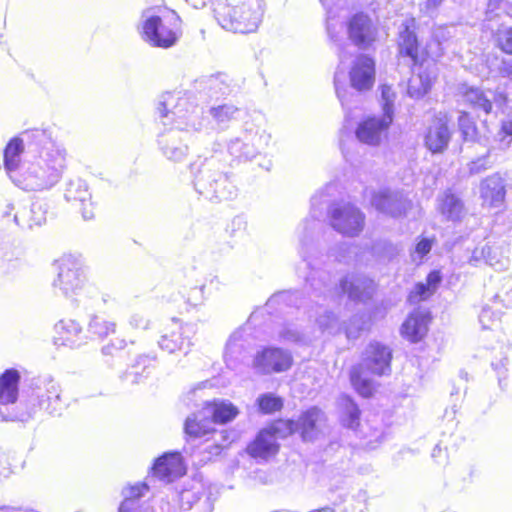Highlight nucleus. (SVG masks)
<instances>
[{
    "instance_id": "nucleus-17",
    "label": "nucleus",
    "mask_w": 512,
    "mask_h": 512,
    "mask_svg": "<svg viewBox=\"0 0 512 512\" xmlns=\"http://www.w3.org/2000/svg\"><path fill=\"white\" fill-rule=\"evenodd\" d=\"M347 33L355 46L367 49L376 40L377 28L368 15L357 13L347 22Z\"/></svg>"
},
{
    "instance_id": "nucleus-42",
    "label": "nucleus",
    "mask_w": 512,
    "mask_h": 512,
    "mask_svg": "<svg viewBox=\"0 0 512 512\" xmlns=\"http://www.w3.org/2000/svg\"><path fill=\"white\" fill-rule=\"evenodd\" d=\"M321 311L317 312L318 316L315 319L320 333L337 334L342 330L338 318L330 311L320 308Z\"/></svg>"
},
{
    "instance_id": "nucleus-56",
    "label": "nucleus",
    "mask_w": 512,
    "mask_h": 512,
    "mask_svg": "<svg viewBox=\"0 0 512 512\" xmlns=\"http://www.w3.org/2000/svg\"><path fill=\"white\" fill-rule=\"evenodd\" d=\"M433 246V239L421 238L415 245L411 258L413 262L420 263L423 258L431 251Z\"/></svg>"
},
{
    "instance_id": "nucleus-19",
    "label": "nucleus",
    "mask_w": 512,
    "mask_h": 512,
    "mask_svg": "<svg viewBox=\"0 0 512 512\" xmlns=\"http://www.w3.org/2000/svg\"><path fill=\"white\" fill-rule=\"evenodd\" d=\"M198 88L210 100H219L239 92V84L226 73L207 76L197 82Z\"/></svg>"
},
{
    "instance_id": "nucleus-18",
    "label": "nucleus",
    "mask_w": 512,
    "mask_h": 512,
    "mask_svg": "<svg viewBox=\"0 0 512 512\" xmlns=\"http://www.w3.org/2000/svg\"><path fill=\"white\" fill-rule=\"evenodd\" d=\"M412 71L413 74L408 81L407 94L412 99H421L429 93L436 79L435 64L430 60H423L418 66L413 67Z\"/></svg>"
},
{
    "instance_id": "nucleus-24",
    "label": "nucleus",
    "mask_w": 512,
    "mask_h": 512,
    "mask_svg": "<svg viewBox=\"0 0 512 512\" xmlns=\"http://www.w3.org/2000/svg\"><path fill=\"white\" fill-rule=\"evenodd\" d=\"M351 87L362 92L370 90L375 82V62L366 55L358 56L350 69Z\"/></svg>"
},
{
    "instance_id": "nucleus-10",
    "label": "nucleus",
    "mask_w": 512,
    "mask_h": 512,
    "mask_svg": "<svg viewBox=\"0 0 512 512\" xmlns=\"http://www.w3.org/2000/svg\"><path fill=\"white\" fill-rule=\"evenodd\" d=\"M328 220L335 231L347 237L359 235L365 225L363 212L349 202L333 203L328 209Z\"/></svg>"
},
{
    "instance_id": "nucleus-36",
    "label": "nucleus",
    "mask_w": 512,
    "mask_h": 512,
    "mask_svg": "<svg viewBox=\"0 0 512 512\" xmlns=\"http://www.w3.org/2000/svg\"><path fill=\"white\" fill-rule=\"evenodd\" d=\"M24 151L23 139L19 137L12 138L4 149V168L9 178L14 182L19 173L17 169L21 161V155Z\"/></svg>"
},
{
    "instance_id": "nucleus-2",
    "label": "nucleus",
    "mask_w": 512,
    "mask_h": 512,
    "mask_svg": "<svg viewBox=\"0 0 512 512\" xmlns=\"http://www.w3.org/2000/svg\"><path fill=\"white\" fill-rule=\"evenodd\" d=\"M156 111L164 127L181 130L185 138L194 137L205 127L206 119L203 117L202 109L188 94L181 92L161 94Z\"/></svg>"
},
{
    "instance_id": "nucleus-37",
    "label": "nucleus",
    "mask_w": 512,
    "mask_h": 512,
    "mask_svg": "<svg viewBox=\"0 0 512 512\" xmlns=\"http://www.w3.org/2000/svg\"><path fill=\"white\" fill-rule=\"evenodd\" d=\"M46 209L41 203H32L30 207H22L17 210L14 215V221L17 225L27 226H40L46 221Z\"/></svg>"
},
{
    "instance_id": "nucleus-41",
    "label": "nucleus",
    "mask_w": 512,
    "mask_h": 512,
    "mask_svg": "<svg viewBox=\"0 0 512 512\" xmlns=\"http://www.w3.org/2000/svg\"><path fill=\"white\" fill-rule=\"evenodd\" d=\"M88 333L92 337L103 339L116 330V323L108 321L99 315H92L88 322Z\"/></svg>"
},
{
    "instance_id": "nucleus-7",
    "label": "nucleus",
    "mask_w": 512,
    "mask_h": 512,
    "mask_svg": "<svg viewBox=\"0 0 512 512\" xmlns=\"http://www.w3.org/2000/svg\"><path fill=\"white\" fill-rule=\"evenodd\" d=\"M195 190L210 201L233 199L237 188L229 176L220 171L218 162L211 159H198L190 165Z\"/></svg>"
},
{
    "instance_id": "nucleus-3",
    "label": "nucleus",
    "mask_w": 512,
    "mask_h": 512,
    "mask_svg": "<svg viewBox=\"0 0 512 512\" xmlns=\"http://www.w3.org/2000/svg\"><path fill=\"white\" fill-rule=\"evenodd\" d=\"M55 264L58 270L52 283L55 293L77 307L88 308L98 298L99 290L87 281L81 259L68 254L63 255Z\"/></svg>"
},
{
    "instance_id": "nucleus-63",
    "label": "nucleus",
    "mask_w": 512,
    "mask_h": 512,
    "mask_svg": "<svg viewBox=\"0 0 512 512\" xmlns=\"http://www.w3.org/2000/svg\"><path fill=\"white\" fill-rule=\"evenodd\" d=\"M442 280L441 274L439 271H432L428 274L426 278V285L429 286L430 289H432V292L435 293L436 289L438 288L440 282Z\"/></svg>"
},
{
    "instance_id": "nucleus-64",
    "label": "nucleus",
    "mask_w": 512,
    "mask_h": 512,
    "mask_svg": "<svg viewBox=\"0 0 512 512\" xmlns=\"http://www.w3.org/2000/svg\"><path fill=\"white\" fill-rule=\"evenodd\" d=\"M506 137L512 138V120L503 121L501 128L497 134V138L504 142Z\"/></svg>"
},
{
    "instance_id": "nucleus-4",
    "label": "nucleus",
    "mask_w": 512,
    "mask_h": 512,
    "mask_svg": "<svg viewBox=\"0 0 512 512\" xmlns=\"http://www.w3.org/2000/svg\"><path fill=\"white\" fill-rule=\"evenodd\" d=\"M66 168V151L63 147L40 150L34 161L24 167L14 184L25 191H44L54 187Z\"/></svg>"
},
{
    "instance_id": "nucleus-27",
    "label": "nucleus",
    "mask_w": 512,
    "mask_h": 512,
    "mask_svg": "<svg viewBox=\"0 0 512 512\" xmlns=\"http://www.w3.org/2000/svg\"><path fill=\"white\" fill-rule=\"evenodd\" d=\"M34 400L37 404L34 403L33 407L29 411L31 416L36 413V407L50 415L60 414L63 408L60 386L53 380H50L45 385L44 389L39 388L37 390Z\"/></svg>"
},
{
    "instance_id": "nucleus-22",
    "label": "nucleus",
    "mask_w": 512,
    "mask_h": 512,
    "mask_svg": "<svg viewBox=\"0 0 512 512\" xmlns=\"http://www.w3.org/2000/svg\"><path fill=\"white\" fill-rule=\"evenodd\" d=\"M194 333L193 326L182 325L173 321L170 328H167L158 341L159 347L168 353L184 351L191 346V334Z\"/></svg>"
},
{
    "instance_id": "nucleus-30",
    "label": "nucleus",
    "mask_w": 512,
    "mask_h": 512,
    "mask_svg": "<svg viewBox=\"0 0 512 512\" xmlns=\"http://www.w3.org/2000/svg\"><path fill=\"white\" fill-rule=\"evenodd\" d=\"M430 320L429 310L419 307L402 324L401 333L411 342H418L426 335Z\"/></svg>"
},
{
    "instance_id": "nucleus-43",
    "label": "nucleus",
    "mask_w": 512,
    "mask_h": 512,
    "mask_svg": "<svg viewBox=\"0 0 512 512\" xmlns=\"http://www.w3.org/2000/svg\"><path fill=\"white\" fill-rule=\"evenodd\" d=\"M323 7L326 9L327 19H326V28L328 36L331 40L337 41L338 34L342 29V24L337 20V11L334 9L333 5L336 0H319Z\"/></svg>"
},
{
    "instance_id": "nucleus-14",
    "label": "nucleus",
    "mask_w": 512,
    "mask_h": 512,
    "mask_svg": "<svg viewBox=\"0 0 512 512\" xmlns=\"http://www.w3.org/2000/svg\"><path fill=\"white\" fill-rule=\"evenodd\" d=\"M191 138H185L184 133L179 129H170L165 127L159 133L157 145L161 154L171 162H182L189 153L187 141Z\"/></svg>"
},
{
    "instance_id": "nucleus-50",
    "label": "nucleus",
    "mask_w": 512,
    "mask_h": 512,
    "mask_svg": "<svg viewBox=\"0 0 512 512\" xmlns=\"http://www.w3.org/2000/svg\"><path fill=\"white\" fill-rule=\"evenodd\" d=\"M257 403L260 411L265 414L279 411L283 406L282 400L270 393L259 396Z\"/></svg>"
},
{
    "instance_id": "nucleus-44",
    "label": "nucleus",
    "mask_w": 512,
    "mask_h": 512,
    "mask_svg": "<svg viewBox=\"0 0 512 512\" xmlns=\"http://www.w3.org/2000/svg\"><path fill=\"white\" fill-rule=\"evenodd\" d=\"M343 406L342 422L343 425L350 429H355L359 425L360 410L357 404L348 396L341 399Z\"/></svg>"
},
{
    "instance_id": "nucleus-59",
    "label": "nucleus",
    "mask_w": 512,
    "mask_h": 512,
    "mask_svg": "<svg viewBox=\"0 0 512 512\" xmlns=\"http://www.w3.org/2000/svg\"><path fill=\"white\" fill-rule=\"evenodd\" d=\"M498 43L503 52L512 55V27L499 34Z\"/></svg>"
},
{
    "instance_id": "nucleus-29",
    "label": "nucleus",
    "mask_w": 512,
    "mask_h": 512,
    "mask_svg": "<svg viewBox=\"0 0 512 512\" xmlns=\"http://www.w3.org/2000/svg\"><path fill=\"white\" fill-rule=\"evenodd\" d=\"M64 197L68 202L79 203L82 216L85 220L94 216L91 193L87 183L80 179H71L66 185Z\"/></svg>"
},
{
    "instance_id": "nucleus-53",
    "label": "nucleus",
    "mask_w": 512,
    "mask_h": 512,
    "mask_svg": "<svg viewBox=\"0 0 512 512\" xmlns=\"http://www.w3.org/2000/svg\"><path fill=\"white\" fill-rule=\"evenodd\" d=\"M119 512H155L153 507L136 499H124Z\"/></svg>"
},
{
    "instance_id": "nucleus-5",
    "label": "nucleus",
    "mask_w": 512,
    "mask_h": 512,
    "mask_svg": "<svg viewBox=\"0 0 512 512\" xmlns=\"http://www.w3.org/2000/svg\"><path fill=\"white\" fill-rule=\"evenodd\" d=\"M217 23L234 33L255 32L262 21V0H217L213 7Z\"/></svg>"
},
{
    "instance_id": "nucleus-49",
    "label": "nucleus",
    "mask_w": 512,
    "mask_h": 512,
    "mask_svg": "<svg viewBox=\"0 0 512 512\" xmlns=\"http://www.w3.org/2000/svg\"><path fill=\"white\" fill-rule=\"evenodd\" d=\"M367 323V318L364 313H357L353 315L349 322L344 326V331L348 339H356L359 337L361 331Z\"/></svg>"
},
{
    "instance_id": "nucleus-11",
    "label": "nucleus",
    "mask_w": 512,
    "mask_h": 512,
    "mask_svg": "<svg viewBox=\"0 0 512 512\" xmlns=\"http://www.w3.org/2000/svg\"><path fill=\"white\" fill-rule=\"evenodd\" d=\"M20 373L14 368L5 370L0 375V418L2 421H26L30 412H17L14 405L19 394Z\"/></svg>"
},
{
    "instance_id": "nucleus-16",
    "label": "nucleus",
    "mask_w": 512,
    "mask_h": 512,
    "mask_svg": "<svg viewBox=\"0 0 512 512\" xmlns=\"http://www.w3.org/2000/svg\"><path fill=\"white\" fill-rule=\"evenodd\" d=\"M282 430L284 429L280 421L268 428L260 430L255 439L246 447L247 454L254 459L262 460H266L277 454L279 450V444L277 442L278 434Z\"/></svg>"
},
{
    "instance_id": "nucleus-54",
    "label": "nucleus",
    "mask_w": 512,
    "mask_h": 512,
    "mask_svg": "<svg viewBox=\"0 0 512 512\" xmlns=\"http://www.w3.org/2000/svg\"><path fill=\"white\" fill-rule=\"evenodd\" d=\"M490 153L491 149L488 148L484 155L468 163L470 175L479 174L492 166V163L489 161Z\"/></svg>"
},
{
    "instance_id": "nucleus-20",
    "label": "nucleus",
    "mask_w": 512,
    "mask_h": 512,
    "mask_svg": "<svg viewBox=\"0 0 512 512\" xmlns=\"http://www.w3.org/2000/svg\"><path fill=\"white\" fill-rule=\"evenodd\" d=\"M509 245L505 241L486 243L482 247H476L471 256V262L485 261L486 264L496 270H505L509 266Z\"/></svg>"
},
{
    "instance_id": "nucleus-55",
    "label": "nucleus",
    "mask_w": 512,
    "mask_h": 512,
    "mask_svg": "<svg viewBox=\"0 0 512 512\" xmlns=\"http://www.w3.org/2000/svg\"><path fill=\"white\" fill-rule=\"evenodd\" d=\"M150 363V359L147 356H139L136 359V363L133 364L129 370L125 373V378L128 379L130 376L133 377L131 380L133 383L139 382V376L145 372L148 368V364Z\"/></svg>"
},
{
    "instance_id": "nucleus-35",
    "label": "nucleus",
    "mask_w": 512,
    "mask_h": 512,
    "mask_svg": "<svg viewBox=\"0 0 512 512\" xmlns=\"http://www.w3.org/2000/svg\"><path fill=\"white\" fill-rule=\"evenodd\" d=\"M318 337L315 332L304 331L293 322L285 323L278 331V340L285 344L308 345Z\"/></svg>"
},
{
    "instance_id": "nucleus-40",
    "label": "nucleus",
    "mask_w": 512,
    "mask_h": 512,
    "mask_svg": "<svg viewBox=\"0 0 512 512\" xmlns=\"http://www.w3.org/2000/svg\"><path fill=\"white\" fill-rule=\"evenodd\" d=\"M239 111L235 105L224 103L211 106L209 115L219 129H226L231 121L237 119Z\"/></svg>"
},
{
    "instance_id": "nucleus-8",
    "label": "nucleus",
    "mask_w": 512,
    "mask_h": 512,
    "mask_svg": "<svg viewBox=\"0 0 512 512\" xmlns=\"http://www.w3.org/2000/svg\"><path fill=\"white\" fill-rule=\"evenodd\" d=\"M270 135L254 124H246L239 136L231 138L227 144L228 153L238 160H250L268 146Z\"/></svg>"
},
{
    "instance_id": "nucleus-51",
    "label": "nucleus",
    "mask_w": 512,
    "mask_h": 512,
    "mask_svg": "<svg viewBox=\"0 0 512 512\" xmlns=\"http://www.w3.org/2000/svg\"><path fill=\"white\" fill-rule=\"evenodd\" d=\"M373 253L382 259H392L399 253L397 245L387 240H379L373 244Z\"/></svg>"
},
{
    "instance_id": "nucleus-21",
    "label": "nucleus",
    "mask_w": 512,
    "mask_h": 512,
    "mask_svg": "<svg viewBox=\"0 0 512 512\" xmlns=\"http://www.w3.org/2000/svg\"><path fill=\"white\" fill-rule=\"evenodd\" d=\"M323 418V412L317 407H312L302 413L297 421L288 420L280 421V423L288 434L299 432L304 441H310L316 437L318 425Z\"/></svg>"
},
{
    "instance_id": "nucleus-33",
    "label": "nucleus",
    "mask_w": 512,
    "mask_h": 512,
    "mask_svg": "<svg viewBox=\"0 0 512 512\" xmlns=\"http://www.w3.org/2000/svg\"><path fill=\"white\" fill-rule=\"evenodd\" d=\"M438 209L448 221H460L466 214L463 201L451 190H446L438 197Z\"/></svg>"
},
{
    "instance_id": "nucleus-32",
    "label": "nucleus",
    "mask_w": 512,
    "mask_h": 512,
    "mask_svg": "<svg viewBox=\"0 0 512 512\" xmlns=\"http://www.w3.org/2000/svg\"><path fill=\"white\" fill-rule=\"evenodd\" d=\"M451 140V132L446 121L435 119L428 127L424 137L426 148L433 154L444 152Z\"/></svg>"
},
{
    "instance_id": "nucleus-48",
    "label": "nucleus",
    "mask_w": 512,
    "mask_h": 512,
    "mask_svg": "<svg viewBox=\"0 0 512 512\" xmlns=\"http://www.w3.org/2000/svg\"><path fill=\"white\" fill-rule=\"evenodd\" d=\"M458 127L464 141L476 142L478 140L476 124L467 112L460 113Z\"/></svg>"
},
{
    "instance_id": "nucleus-57",
    "label": "nucleus",
    "mask_w": 512,
    "mask_h": 512,
    "mask_svg": "<svg viewBox=\"0 0 512 512\" xmlns=\"http://www.w3.org/2000/svg\"><path fill=\"white\" fill-rule=\"evenodd\" d=\"M432 289L429 288L425 283H417L414 289L410 292L408 300L412 304L419 303L420 301L428 299L433 295Z\"/></svg>"
},
{
    "instance_id": "nucleus-12",
    "label": "nucleus",
    "mask_w": 512,
    "mask_h": 512,
    "mask_svg": "<svg viewBox=\"0 0 512 512\" xmlns=\"http://www.w3.org/2000/svg\"><path fill=\"white\" fill-rule=\"evenodd\" d=\"M292 364L293 357L290 351L273 346L258 351L253 359V368L260 374L285 372Z\"/></svg>"
},
{
    "instance_id": "nucleus-45",
    "label": "nucleus",
    "mask_w": 512,
    "mask_h": 512,
    "mask_svg": "<svg viewBox=\"0 0 512 512\" xmlns=\"http://www.w3.org/2000/svg\"><path fill=\"white\" fill-rule=\"evenodd\" d=\"M23 136L36 146H41V150L50 149L51 147H61L53 141L51 132L46 129L28 130L23 133Z\"/></svg>"
},
{
    "instance_id": "nucleus-34",
    "label": "nucleus",
    "mask_w": 512,
    "mask_h": 512,
    "mask_svg": "<svg viewBox=\"0 0 512 512\" xmlns=\"http://www.w3.org/2000/svg\"><path fill=\"white\" fill-rule=\"evenodd\" d=\"M238 413V408L225 400L207 402L204 406V414L208 415L214 424H226L235 419Z\"/></svg>"
},
{
    "instance_id": "nucleus-1",
    "label": "nucleus",
    "mask_w": 512,
    "mask_h": 512,
    "mask_svg": "<svg viewBox=\"0 0 512 512\" xmlns=\"http://www.w3.org/2000/svg\"><path fill=\"white\" fill-rule=\"evenodd\" d=\"M319 223L313 219H306L298 228L301 249L300 255L306 267L312 271L308 275H304L307 283L310 284L311 288L315 291H319L326 295L328 293L331 297L347 294L348 298L352 301H365L372 297L374 292V282L363 275H346L340 280L339 286L334 288L331 285L323 281L319 276H314V267L311 260V251L313 247L310 243V238L313 231L318 227Z\"/></svg>"
},
{
    "instance_id": "nucleus-60",
    "label": "nucleus",
    "mask_w": 512,
    "mask_h": 512,
    "mask_svg": "<svg viewBox=\"0 0 512 512\" xmlns=\"http://www.w3.org/2000/svg\"><path fill=\"white\" fill-rule=\"evenodd\" d=\"M498 315L491 311L490 308L484 307L479 314V322L484 329L492 328L495 321H497Z\"/></svg>"
},
{
    "instance_id": "nucleus-15",
    "label": "nucleus",
    "mask_w": 512,
    "mask_h": 512,
    "mask_svg": "<svg viewBox=\"0 0 512 512\" xmlns=\"http://www.w3.org/2000/svg\"><path fill=\"white\" fill-rule=\"evenodd\" d=\"M393 119L389 115L371 116L362 120L355 131L359 142L369 146H379L387 138Z\"/></svg>"
},
{
    "instance_id": "nucleus-38",
    "label": "nucleus",
    "mask_w": 512,
    "mask_h": 512,
    "mask_svg": "<svg viewBox=\"0 0 512 512\" xmlns=\"http://www.w3.org/2000/svg\"><path fill=\"white\" fill-rule=\"evenodd\" d=\"M399 54L401 57L409 58L413 67L418 66L424 60L419 55L417 37L408 27L400 32Z\"/></svg>"
},
{
    "instance_id": "nucleus-31",
    "label": "nucleus",
    "mask_w": 512,
    "mask_h": 512,
    "mask_svg": "<svg viewBox=\"0 0 512 512\" xmlns=\"http://www.w3.org/2000/svg\"><path fill=\"white\" fill-rule=\"evenodd\" d=\"M247 357V346L242 330L234 331L228 338L224 350V362L230 370H238Z\"/></svg>"
},
{
    "instance_id": "nucleus-46",
    "label": "nucleus",
    "mask_w": 512,
    "mask_h": 512,
    "mask_svg": "<svg viewBox=\"0 0 512 512\" xmlns=\"http://www.w3.org/2000/svg\"><path fill=\"white\" fill-rule=\"evenodd\" d=\"M299 299V293L297 291H282L272 295L266 302V308L271 313L272 309H276L278 306H292L296 305Z\"/></svg>"
},
{
    "instance_id": "nucleus-23",
    "label": "nucleus",
    "mask_w": 512,
    "mask_h": 512,
    "mask_svg": "<svg viewBox=\"0 0 512 512\" xmlns=\"http://www.w3.org/2000/svg\"><path fill=\"white\" fill-rule=\"evenodd\" d=\"M152 472L160 481L171 483L184 475L186 468L179 452H169L155 460Z\"/></svg>"
},
{
    "instance_id": "nucleus-58",
    "label": "nucleus",
    "mask_w": 512,
    "mask_h": 512,
    "mask_svg": "<svg viewBox=\"0 0 512 512\" xmlns=\"http://www.w3.org/2000/svg\"><path fill=\"white\" fill-rule=\"evenodd\" d=\"M334 85L336 94L344 108H349L350 97L354 96L353 93L348 92L346 89H342L340 86V73L337 71L334 76Z\"/></svg>"
},
{
    "instance_id": "nucleus-61",
    "label": "nucleus",
    "mask_w": 512,
    "mask_h": 512,
    "mask_svg": "<svg viewBox=\"0 0 512 512\" xmlns=\"http://www.w3.org/2000/svg\"><path fill=\"white\" fill-rule=\"evenodd\" d=\"M128 323L134 330H146L149 327V320L140 313L132 314Z\"/></svg>"
},
{
    "instance_id": "nucleus-26",
    "label": "nucleus",
    "mask_w": 512,
    "mask_h": 512,
    "mask_svg": "<svg viewBox=\"0 0 512 512\" xmlns=\"http://www.w3.org/2000/svg\"><path fill=\"white\" fill-rule=\"evenodd\" d=\"M56 345L78 348L87 342V336L79 322L74 319H61L54 326Z\"/></svg>"
},
{
    "instance_id": "nucleus-9",
    "label": "nucleus",
    "mask_w": 512,
    "mask_h": 512,
    "mask_svg": "<svg viewBox=\"0 0 512 512\" xmlns=\"http://www.w3.org/2000/svg\"><path fill=\"white\" fill-rule=\"evenodd\" d=\"M162 9L149 7L141 14L140 30L143 39L154 47L169 48L177 41L176 32L163 24Z\"/></svg>"
},
{
    "instance_id": "nucleus-13",
    "label": "nucleus",
    "mask_w": 512,
    "mask_h": 512,
    "mask_svg": "<svg viewBox=\"0 0 512 512\" xmlns=\"http://www.w3.org/2000/svg\"><path fill=\"white\" fill-rule=\"evenodd\" d=\"M371 205L380 213L393 218L406 215V212L411 207L410 201L403 192L387 188L373 192Z\"/></svg>"
},
{
    "instance_id": "nucleus-39",
    "label": "nucleus",
    "mask_w": 512,
    "mask_h": 512,
    "mask_svg": "<svg viewBox=\"0 0 512 512\" xmlns=\"http://www.w3.org/2000/svg\"><path fill=\"white\" fill-rule=\"evenodd\" d=\"M495 98V93L491 90L483 91L479 88H469L464 93V100L474 110L483 111L489 114L492 110V100Z\"/></svg>"
},
{
    "instance_id": "nucleus-6",
    "label": "nucleus",
    "mask_w": 512,
    "mask_h": 512,
    "mask_svg": "<svg viewBox=\"0 0 512 512\" xmlns=\"http://www.w3.org/2000/svg\"><path fill=\"white\" fill-rule=\"evenodd\" d=\"M391 349L377 341L370 342L362 352L361 362L353 366L350 380L354 389L363 397L372 395L374 384L369 375L384 376L391 372Z\"/></svg>"
},
{
    "instance_id": "nucleus-52",
    "label": "nucleus",
    "mask_w": 512,
    "mask_h": 512,
    "mask_svg": "<svg viewBox=\"0 0 512 512\" xmlns=\"http://www.w3.org/2000/svg\"><path fill=\"white\" fill-rule=\"evenodd\" d=\"M395 93L391 86L382 85L381 86V101H382V115H389L390 117H394V101H395Z\"/></svg>"
},
{
    "instance_id": "nucleus-28",
    "label": "nucleus",
    "mask_w": 512,
    "mask_h": 512,
    "mask_svg": "<svg viewBox=\"0 0 512 512\" xmlns=\"http://www.w3.org/2000/svg\"><path fill=\"white\" fill-rule=\"evenodd\" d=\"M479 193L483 205L500 207L506 197L505 179L499 172L487 176L480 182Z\"/></svg>"
},
{
    "instance_id": "nucleus-25",
    "label": "nucleus",
    "mask_w": 512,
    "mask_h": 512,
    "mask_svg": "<svg viewBox=\"0 0 512 512\" xmlns=\"http://www.w3.org/2000/svg\"><path fill=\"white\" fill-rule=\"evenodd\" d=\"M212 420L208 415L204 414V407L201 411L193 413L188 416L184 423V432L191 439H200L209 436L210 434H217L223 441H233L230 438L232 433L221 431L219 433L212 427Z\"/></svg>"
},
{
    "instance_id": "nucleus-47",
    "label": "nucleus",
    "mask_w": 512,
    "mask_h": 512,
    "mask_svg": "<svg viewBox=\"0 0 512 512\" xmlns=\"http://www.w3.org/2000/svg\"><path fill=\"white\" fill-rule=\"evenodd\" d=\"M18 260V253L13 245L6 241L0 245V269L4 273H8L10 267H16V261Z\"/></svg>"
},
{
    "instance_id": "nucleus-62",
    "label": "nucleus",
    "mask_w": 512,
    "mask_h": 512,
    "mask_svg": "<svg viewBox=\"0 0 512 512\" xmlns=\"http://www.w3.org/2000/svg\"><path fill=\"white\" fill-rule=\"evenodd\" d=\"M148 490V486L145 483L136 484L128 488L125 499H136L139 500L145 492Z\"/></svg>"
}]
</instances>
